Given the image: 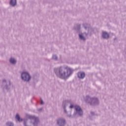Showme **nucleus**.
I'll return each instance as SVG.
<instances>
[{
  "label": "nucleus",
  "instance_id": "1",
  "mask_svg": "<svg viewBox=\"0 0 126 126\" xmlns=\"http://www.w3.org/2000/svg\"><path fill=\"white\" fill-rule=\"evenodd\" d=\"M54 71L58 77L65 79L68 78L72 73H73V69L67 66H61L56 67L54 69Z\"/></svg>",
  "mask_w": 126,
  "mask_h": 126
},
{
  "label": "nucleus",
  "instance_id": "2",
  "mask_svg": "<svg viewBox=\"0 0 126 126\" xmlns=\"http://www.w3.org/2000/svg\"><path fill=\"white\" fill-rule=\"evenodd\" d=\"M27 118L29 119H25L24 120V126H38L39 124V118L36 117L34 115H27Z\"/></svg>",
  "mask_w": 126,
  "mask_h": 126
},
{
  "label": "nucleus",
  "instance_id": "3",
  "mask_svg": "<svg viewBox=\"0 0 126 126\" xmlns=\"http://www.w3.org/2000/svg\"><path fill=\"white\" fill-rule=\"evenodd\" d=\"M84 99L86 103H88L92 106H95V105L99 104V100L96 97H90L89 95H87L84 97Z\"/></svg>",
  "mask_w": 126,
  "mask_h": 126
},
{
  "label": "nucleus",
  "instance_id": "4",
  "mask_svg": "<svg viewBox=\"0 0 126 126\" xmlns=\"http://www.w3.org/2000/svg\"><path fill=\"white\" fill-rule=\"evenodd\" d=\"M70 103V100H64L63 102V109L64 113L69 118H73L74 116H71V111H67L66 110V107L68 105V103Z\"/></svg>",
  "mask_w": 126,
  "mask_h": 126
},
{
  "label": "nucleus",
  "instance_id": "5",
  "mask_svg": "<svg viewBox=\"0 0 126 126\" xmlns=\"http://www.w3.org/2000/svg\"><path fill=\"white\" fill-rule=\"evenodd\" d=\"M74 110L76 112L74 113L73 114V116L74 117H75L76 116V114L80 116V117H81V116H83V111L82 110V109H81V107L80 106L78 105H74Z\"/></svg>",
  "mask_w": 126,
  "mask_h": 126
},
{
  "label": "nucleus",
  "instance_id": "6",
  "mask_svg": "<svg viewBox=\"0 0 126 126\" xmlns=\"http://www.w3.org/2000/svg\"><path fill=\"white\" fill-rule=\"evenodd\" d=\"M21 77L22 80L26 82H29L31 80V76L27 72H23L21 73Z\"/></svg>",
  "mask_w": 126,
  "mask_h": 126
},
{
  "label": "nucleus",
  "instance_id": "7",
  "mask_svg": "<svg viewBox=\"0 0 126 126\" xmlns=\"http://www.w3.org/2000/svg\"><path fill=\"white\" fill-rule=\"evenodd\" d=\"M83 27L85 30L87 31L86 33H88V35L89 34L92 35L94 33V29L90 27V25L87 23H84L83 24Z\"/></svg>",
  "mask_w": 126,
  "mask_h": 126
},
{
  "label": "nucleus",
  "instance_id": "8",
  "mask_svg": "<svg viewBox=\"0 0 126 126\" xmlns=\"http://www.w3.org/2000/svg\"><path fill=\"white\" fill-rule=\"evenodd\" d=\"M2 87L3 89H6V90H9L10 88V81H6L5 79H3L2 81Z\"/></svg>",
  "mask_w": 126,
  "mask_h": 126
},
{
  "label": "nucleus",
  "instance_id": "9",
  "mask_svg": "<svg viewBox=\"0 0 126 126\" xmlns=\"http://www.w3.org/2000/svg\"><path fill=\"white\" fill-rule=\"evenodd\" d=\"M88 36V33L86 32L79 34V38L82 41H86V37Z\"/></svg>",
  "mask_w": 126,
  "mask_h": 126
},
{
  "label": "nucleus",
  "instance_id": "10",
  "mask_svg": "<svg viewBox=\"0 0 126 126\" xmlns=\"http://www.w3.org/2000/svg\"><path fill=\"white\" fill-rule=\"evenodd\" d=\"M57 124L60 126H65L66 122H65V119L63 118H60L57 120Z\"/></svg>",
  "mask_w": 126,
  "mask_h": 126
},
{
  "label": "nucleus",
  "instance_id": "11",
  "mask_svg": "<svg viewBox=\"0 0 126 126\" xmlns=\"http://www.w3.org/2000/svg\"><path fill=\"white\" fill-rule=\"evenodd\" d=\"M101 36L103 39H109V38H110V34H109L107 32L102 31Z\"/></svg>",
  "mask_w": 126,
  "mask_h": 126
},
{
  "label": "nucleus",
  "instance_id": "12",
  "mask_svg": "<svg viewBox=\"0 0 126 126\" xmlns=\"http://www.w3.org/2000/svg\"><path fill=\"white\" fill-rule=\"evenodd\" d=\"M78 78L80 79H83L85 77V73L83 72H79L77 74Z\"/></svg>",
  "mask_w": 126,
  "mask_h": 126
},
{
  "label": "nucleus",
  "instance_id": "13",
  "mask_svg": "<svg viewBox=\"0 0 126 126\" xmlns=\"http://www.w3.org/2000/svg\"><path fill=\"white\" fill-rule=\"evenodd\" d=\"M9 62L11 63V64H16L17 60H16V59H15L14 58L11 57L9 59Z\"/></svg>",
  "mask_w": 126,
  "mask_h": 126
},
{
  "label": "nucleus",
  "instance_id": "14",
  "mask_svg": "<svg viewBox=\"0 0 126 126\" xmlns=\"http://www.w3.org/2000/svg\"><path fill=\"white\" fill-rule=\"evenodd\" d=\"M10 4L12 6H15V5H16V4H17V0H10Z\"/></svg>",
  "mask_w": 126,
  "mask_h": 126
},
{
  "label": "nucleus",
  "instance_id": "15",
  "mask_svg": "<svg viewBox=\"0 0 126 126\" xmlns=\"http://www.w3.org/2000/svg\"><path fill=\"white\" fill-rule=\"evenodd\" d=\"M80 24H77L75 26V30L79 31L80 30Z\"/></svg>",
  "mask_w": 126,
  "mask_h": 126
},
{
  "label": "nucleus",
  "instance_id": "16",
  "mask_svg": "<svg viewBox=\"0 0 126 126\" xmlns=\"http://www.w3.org/2000/svg\"><path fill=\"white\" fill-rule=\"evenodd\" d=\"M16 120H17V121H18V122H22V121H23V119H21L20 118V116H19V114H17L16 115Z\"/></svg>",
  "mask_w": 126,
  "mask_h": 126
},
{
  "label": "nucleus",
  "instance_id": "17",
  "mask_svg": "<svg viewBox=\"0 0 126 126\" xmlns=\"http://www.w3.org/2000/svg\"><path fill=\"white\" fill-rule=\"evenodd\" d=\"M6 126H14V124H13V123L11 122H7L6 123Z\"/></svg>",
  "mask_w": 126,
  "mask_h": 126
},
{
  "label": "nucleus",
  "instance_id": "18",
  "mask_svg": "<svg viewBox=\"0 0 126 126\" xmlns=\"http://www.w3.org/2000/svg\"><path fill=\"white\" fill-rule=\"evenodd\" d=\"M52 58L55 61H58V56H57L56 55H53L52 56Z\"/></svg>",
  "mask_w": 126,
  "mask_h": 126
},
{
  "label": "nucleus",
  "instance_id": "19",
  "mask_svg": "<svg viewBox=\"0 0 126 126\" xmlns=\"http://www.w3.org/2000/svg\"><path fill=\"white\" fill-rule=\"evenodd\" d=\"M69 108L70 109H72V108H74V105H73L72 104H70V105L69 106Z\"/></svg>",
  "mask_w": 126,
  "mask_h": 126
},
{
  "label": "nucleus",
  "instance_id": "20",
  "mask_svg": "<svg viewBox=\"0 0 126 126\" xmlns=\"http://www.w3.org/2000/svg\"><path fill=\"white\" fill-rule=\"evenodd\" d=\"M43 110V108H41L38 109V112H41Z\"/></svg>",
  "mask_w": 126,
  "mask_h": 126
},
{
  "label": "nucleus",
  "instance_id": "21",
  "mask_svg": "<svg viewBox=\"0 0 126 126\" xmlns=\"http://www.w3.org/2000/svg\"><path fill=\"white\" fill-rule=\"evenodd\" d=\"M41 105H43L44 104V102H43V100H41V102L40 103Z\"/></svg>",
  "mask_w": 126,
  "mask_h": 126
},
{
  "label": "nucleus",
  "instance_id": "22",
  "mask_svg": "<svg viewBox=\"0 0 126 126\" xmlns=\"http://www.w3.org/2000/svg\"><path fill=\"white\" fill-rule=\"evenodd\" d=\"M91 115H94V112H91Z\"/></svg>",
  "mask_w": 126,
  "mask_h": 126
}]
</instances>
